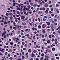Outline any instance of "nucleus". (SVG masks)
Masks as SVG:
<instances>
[{
    "instance_id": "7ed1b4c3",
    "label": "nucleus",
    "mask_w": 60,
    "mask_h": 60,
    "mask_svg": "<svg viewBox=\"0 0 60 60\" xmlns=\"http://www.w3.org/2000/svg\"><path fill=\"white\" fill-rule=\"evenodd\" d=\"M4 17L5 18V19H5V21H6V19H8L9 18V17H8L6 16H4Z\"/></svg>"
},
{
    "instance_id": "4c0bfd02",
    "label": "nucleus",
    "mask_w": 60,
    "mask_h": 60,
    "mask_svg": "<svg viewBox=\"0 0 60 60\" xmlns=\"http://www.w3.org/2000/svg\"><path fill=\"white\" fill-rule=\"evenodd\" d=\"M15 16L16 17H19V15H16Z\"/></svg>"
},
{
    "instance_id": "423d86ee",
    "label": "nucleus",
    "mask_w": 60,
    "mask_h": 60,
    "mask_svg": "<svg viewBox=\"0 0 60 60\" xmlns=\"http://www.w3.org/2000/svg\"><path fill=\"white\" fill-rule=\"evenodd\" d=\"M46 24H47V25L48 26H50V22H46Z\"/></svg>"
},
{
    "instance_id": "f3484780",
    "label": "nucleus",
    "mask_w": 60,
    "mask_h": 60,
    "mask_svg": "<svg viewBox=\"0 0 60 60\" xmlns=\"http://www.w3.org/2000/svg\"><path fill=\"white\" fill-rule=\"evenodd\" d=\"M45 7H48V5L47 4H45Z\"/></svg>"
},
{
    "instance_id": "cd10ccee",
    "label": "nucleus",
    "mask_w": 60,
    "mask_h": 60,
    "mask_svg": "<svg viewBox=\"0 0 60 60\" xmlns=\"http://www.w3.org/2000/svg\"><path fill=\"white\" fill-rule=\"evenodd\" d=\"M8 54V52H6L5 53V56H7V54Z\"/></svg>"
},
{
    "instance_id": "c756f323",
    "label": "nucleus",
    "mask_w": 60,
    "mask_h": 60,
    "mask_svg": "<svg viewBox=\"0 0 60 60\" xmlns=\"http://www.w3.org/2000/svg\"><path fill=\"white\" fill-rule=\"evenodd\" d=\"M22 24L23 25H26V23L25 22L22 23Z\"/></svg>"
},
{
    "instance_id": "0e129e2a",
    "label": "nucleus",
    "mask_w": 60,
    "mask_h": 60,
    "mask_svg": "<svg viewBox=\"0 0 60 60\" xmlns=\"http://www.w3.org/2000/svg\"><path fill=\"white\" fill-rule=\"evenodd\" d=\"M24 53H25V52H22V55H24Z\"/></svg>"
},
{
    "instance_id": "6e6d98bb",
    "label": "nucleus",
    "mask_w": 60,
    "mask_h": 60,
    "mask_svg": "<svg viewBox=\"0 0 60 60\" xmlns=\"http://www.w3.org/2000/svg\"><path fill=\"white\" fill-rule=\"evenodd\" d=\"M49 38H51V35H49Z\"/></svg>"
},
{
    "instance_id": "49530a36",
    "label": "nucleus",
    "mask_w": 60,
    "mask_h": 60,
    "mask_svg": "<svg viewBox=\"0 0 60 60\" xmlns=\"http://www.w3.org/2000/svg\"><path fill=\"white\" fill-rule=\"evenodd\" d=\"M51 60H55V59L53 58H52L51 59Z\"/></svg>"
},
{
    "instance_id": "ddd939ff",
    "label": "nucleus",
    "mask_w": 60,
    "mask_h": 60,
    "mask_svg": "<svg viewBox=\"0 0 60 60\" xmlns=\"http://www.w3.org/2000/svg\"><path fill=\"white\" fill-rule=\"evenodd\" d=\"M33 52L34 53H35L37 52V51L36 50H34Z\"/></svg>"
},
{
    "instance_id": "b1692460",
    "label": "nucleus",
    "mask_w": 60,
    "mask_h": 60,
    "mask_svg": "<svg viewBox=\"0 0 60 60\" xmlns=\"http://www.w3.org/2000/svg\"><path fill=\"white\" fill-rule=\"evenodd\" d=\"M36 48H40V46H38V45H36Z\"/></svg>"
},
{
    "instance_id": "864d4df0",
    "label": "nucleus",
    "mask_w": 60,
    "mask_h": 60,
    "mask_svg": "<svg viewBox=\"0 0 60 60\" xmlns=\"http://www.w3.org/2000/svg\"><path fill=\"white\" fill-rule=\"evenodd\" d=\"M12 58H13L12 57H11L10 58V60H12Z\"/></svg>"
},
{
    "instance_id": "f03ea898",
    "label": "nucleus",
    "mask_w": 60,
    "mask_h": 60,
    "mask_svg": "<svg viewBox=\"0 0 60 60\" xmlns=\"http://www.w3.org/2000/svg\"><path fill=\"white\" fill-rule=\"evenodd\" d=\"M6 31H5L4 32V33H3V34H2V36L3 37L4 35H5V34H6Z\"/></svg>"
},
{
    "instance_id": "9b49d317",
    "label": "nucleus",
    "mask_w": 60,
    "mask_h": 60,
    "mask_svg": "<svg viewBox=\"0 0 60 60\" xmlns=\"http://www.w3.org/2000/svg\"><path fill=\"white\" fill-rule=\"evenodd\" d=\"M32 29L33 30H37V29L36 28H34V27L32 28Z\"/></svg>"
},
{
    "instance_id": "393cba45",
    "label": "nucleus",
    "mask_w": 60,
    "mask_h": 60,
    "mask_svg": "<svg viewBox=\"0 0 60 60\" xmlns=\"http://www.w3.org/2000/svg\"><path fill=\"white\" fill-rule=\"evenodd\" d=\"M56 11H57V13H59V11H58V9H56Z\"/></svg>"
},
{
    "instance_id": "aec40b11",
    "label": "nucleus",
    "mask_w": 60,
    "mask_h": 60,
    "mask_svg": "<svg viewBox=\"0 0 60 60\" xmlns=\"http://www.w3.org/2000/svg\"><path fill=\"white\" fill-rule=\"evenodd\" d=\"M25 10L26 11H29V8H25Z\"/></svg>"
},
{
    "instance_id": "72a5a7b5",
    "label": "nucleus",
    "mask_w": 60,
    "mask_h": 60,
    "mask_svg": "<svg viewBox=\"0 0 60 60\" xmlns=\"http://www.w3.org/2000/svg\"><path fill=\"white\" fill-rule=\"evenodd\" d=\"M48 52H49V53H50V52H51V50H48Z\"/></svg>"
},
{
    "instance_id": "5fc2aeb1",
    "label": "nucleus",
    "mask_w": 60,
    "mask_h": 60,
    "mask_svg": "<svg viewBox=\"0 0 60 60\" xmlns=\"http://www.w3.org/2000/svg\"><path fill=\"white\" fill-rule=\"evenodd\" d=\"M56 59H59V57H56Z\"/></svg>"
},
{
    "instance_id": "052dcab7",
    "label": "nucleus",
    "mask_w": 60,
    "mask_h": 60,
    "mask_svg": "<svg viewBox=\"0 0 60 60\" xmlns=\"http://www.w3.org/2000/svg\"><path fill=\"white\" fill-rule=\"evenodd\" d=\"M21 34L22 35H24V34H23V33H21Z\"/></svg>"
},
{
    "instance_id": "473e14b6",
    "label": "nucleus",
    "mask_w": 60,
    "mask_h": 60,
    "mask_svg": "<svg viewBox=\"0 0 60 60\" xmlns=\"http://www.w3.org/2000/svg\"><path fill=\"white\" fill-rule=\"evenodd\" d=\"M35 36H34L33 37V39L34 40L35 39Z\"/></svg>"
},
{
    "instance_id": "37998d69",
    "label": "nucleus",
    "mask_w": 60,
    "mask_h": 60,
    "mask_svg": "<svg viewBox=\"0 0 60 60\" xmlns=\"http://www.w3.org/2000/svg\"><path fill=\"white\" fill-rule=\"evenodd\" d=\"M38 21H39V22H40V21H41V20H40V18H38Z\"/></svg>"
},
{
    "instance_id": "4468645a",
    "label": "nucleus",
    "mask_w": 60,
    "mask_h": 60,
    "mask_svg": "<svg viewBox=\"0 0 60 60\" xmlns=\"http://www.w3.org/2000/svg\"><path fill=\"white\" fill-rule=\"evenodd\" d=\"M28 51H29V53H31V49H29L28 50Z\"/></svg>"
},
{
    "instance_id": "8fccbe9b",
    "label": "nucleus",
    "mask_w": 60,
    "mask_h": 60,
    "mask_svg": "<svg viewBox=\"0 0 60 60\" xmlns=\"http://www.w3.org/2000/svg\"><path fill=\"white\" fill-rule=\"evenodd\" d=\"M54 41H57V39H55V40H54Z\"/></svg>"
},
{
    "instance_id": "69168bd1",
    "label": "nucleus",
    "mask_w": 60,
    "mask_h": 60,
    "mask_svg": "<svg viewBox=\"0 0 60 60\" xmlns=\"http://www.w3.org/2000/svg\"><path fill=\"white\" fill-rule=\"evenodd\" d=\"M17 28L18 29H19V26L18 25H17Z\"/></svg>"
},
{
    "instance_id": "2f4dec72",
    "label": "nucleus",
    "mask_w": 60,
    "mask_h": 60,
    "mask_svg": "<svg viewBox=\"0 0 60 60\" xmlns=\"http://www.w3.org/2000/svg\"><path fill=\"white\" fill-rule=\"evenodd\" d=\"M10 44L11 45H12L13 44V43L12 42H11L10 43Z\"/></svg>"
},
{
    "instance_id": "f8f14e48",
    "label": "nucleus",
    "mask_w": 60,
    "mask_h": 60,
    "mask_svg": "<svg viewBox=\"0 0 60 60\" xmlns=\"http://www.w3.org/2000/svg\"><path fill=\"white\" fill-rule=\"evenodd\" d=\"M18 4V3H14L13 4V5L14 6H15V4Z\"/></svg>"
},
{
    "instance_id": "a878e982",
    "label": "nucleus",
    "mask_w": 60,
    "mask_h": 60,
    "mask_svg": "<svg viewBox=\"0 0 60 60\" xmlns=\"http://www.w3.org/2000/svg\"><path fill=\"white\" fill-rule=\"evenodd\" d=\"M45 13H48V11L47 10H46L45 11Z\"/></svg>"
},
{
    "instance_id": "2eb2a0df",
    "label": "nucleus",
    "mask_w": 60,
    "mask_h": 60,
    "mask_svg": "<svg viewBox=\"0 0 60 60\" xmlns=\"http://www.w3.org/2000/svg\"><path fill=\"white\" fill-rule=\"evenodd\" d=\"M27 37H28L29 36V34H26L25 35Z\"/></svg>"
},
{
    "instance_id": "774afa93",
    "label": "nucleus",
    "mask_w": 60,
    "mask_h": 60,
    "mask_svg": "<svg viewBox=\"0 0 60 60\" xmlns=\"http://www.w3.org/2000/svg\"><path fill=\"white\" fill-rule=\"evenodd\" d=\"M52 41H54V38H52Z\"/></svg>"
},
{
    "instance_id": "13d9d810",
    "label": "nucleus",
    "mask_w": 60,
    "mask_h": 60,
    "mask_svg": "<svg viewBox=\"0 0 60 60\" xmlns=\"http://www.w3.org/2000/svg\"><path fill=\"white\" fill-rule=\"evenodd\" d=\"M17 60H21V59L20 58H18L17 59Z\"/></svg>"
},
{
    "instance_id": "c9c22d12",
    "label": "nucleus",
    "mask_w": 60,
    "mask_h": 60,
    "mask_svg": "<svg viewBox=\"0 0 60 60\" xmlns=\"http://www.w3.org/2000/svg\"><path fill=\"white\" fill-rule=\"evenodd\" d=\"M4 23L6 25V24H7V22H6V21H5L4 22Z\"/></svg>"
},
{
    "instance_id": "338daca9",
    "label": "nucleus",
    "mask_w": 60,
    "mask_h": 60,
    "mask_svg": "<svg viewBox=\"0 0 60 60\" xmlns=\"http://www.w3.org/2000/svg\"><path fill=\"white\" fill-rule=\"evenodd\" d=\"M51 16H54V15H55L54 14H51Z\"/></svg>"
},
{
    "instance_id": "4d7b16f0",
    "label": "nucleus",
    "mask_w": 60,
    "mask_h": 60,
    "mask_svg": "<svg viewBox=\"0 0 60 60\" xmlns=\"http://www.w3.org/2000/svg\"><path fill=\"white\" fill-rule=\"evenodd\" d=\"M10 19H13V17H10Z\"/></svg>"
},
{
    "instance_id": "f704fd0d",
    "label": "nucleus",
    "mask_w": 60,
    "mask_h": 60,
    "mask_svg": "<svg viewBox=\"0 0 60 60\" xmlns=\"http://www.w3.org/2000/svg\"><path fill=\"white\" fill-rule=\"evenodd\" d=\"M47 42L48 43H49L50 41L49 40H48L47 41Z\"/></svg>"
},
{
    "instance_id": "20e7f679",
    "label": "nucleus",
    "mask_w": 60,
    "mask_h": 60,
    "mask_svg": "<svg viewBox=\"0 0 60 60\" xmlns=\"http://www.w3.org/2000/svg\"><path fill=\"white\" fill-rule=\"evenodd\" d=\"M14 26H15V27H13V28L15 30H16L17 29V25H15Z\"/></svg>"
},
{
    "instance_id": "e2e57ef3",
    "label": "nucleus",
    "mask_w": 60,
    "mask_h": 60,
    "mask_svg": "<svg viewBox=\"0 0 60 60\" xmlns=\"http://www.w3.org/2000/svg\"><path fill=\"white\" fill-rule=\"evenodd\" d=\"M36 42H35L34 43V45H36Z\"/></svg>"
},
{
    "instance_id": "de8ad7c7",
    "label": "nucleus",
    "mask_w": 60,
    "mask_h": 60,
    "mask_svg": "<svg viewBox=\"0 0 60 60\" xmlns=\"http://www.w3.org/2000/svg\"><path fill=\"white\" fill-rule=\"evenodd\" d=\"M39 59L38 58H37L36 59H35V60H39Z\"/></svg>"
},
{
    "instance_id": "39448f33",
    "label": "nucleus",
    "mask_w": 60,
    "mask_h": 60,
    "mask_svg": "<svg viewBox=\"0 0 60 60\" xmlns=\"http://www.w3.org/2000/svg\"><path fill=\"white\" fill-rule=\"evenodd\" d=\"M17 10H20L22 11L23 9L22 8H17Z\"/></svg>"
},
{
    "instance_id": "c03bdc74",
    "label": "nucleus",
    "mask_w": 60,
    "mask_h": 60,
    "mask_svg": "<svg viewBox=\"0 0 60 60\" xmlns=\"http://www.w3.org/2000/svg\"><path fill=\"white\" fill-rule=\"evenodd\" d=\"M10 15V16H12V13H10L9 14Z\"/></svg>"
},
{
    "instance_id": "6ab92c4d",
    "label": "nucleus",
    "mask_w": 60,
    "mask_h": 60,
    "mask_svg": "<svg viewBox=\"0 0 60 60\" xmlns=\"http://www.w3.org/2000/svg\"><path fill=\"white\" fill-rule=\"evenodd\" d=\"M16 13L17 14H19V13H20V12H19V11H17Z\"/></svg>"
},
{
    "instance_id": "c85d7f7f",
    "label": "nucleus",
    "mask_w": 60,
    "mask_h": 60,
    "mask_svg": "<svg viewBox=\"0 0 60 60\" xmlns=\"http://www.w3.org/2000/svg\"><path fill=\"white\" fill-rule=\"evenodd\" d=\"M6 15L7 16H9V13H6Z\"/></svg>"
},
{
    "instance_id": "e433bc0d",
    "label": "nucleus",
    "mask_w": 60,
    "mask_h": 60,
    "mask_svg": "<svg viewBox=\"0 0 60 60\" xmlns=\"http://www.w3.org/2000/svg\"><path fill=\"white\" fill-rule=\"evenodd\" d=\"M30 5H31L32 6L33 5V3L32 2L30 3Z\"/></svg>"
},
{
    "instance_id": "412c9836",
    "label": "nucleus",
    "mask_w": 60,
    "mask_h": 60,
    "mask_svg": "<svg viewBox=\"0 0 60 60\" xmlns=\"http://www.w3.org/2000/svg\"><path fill=\"white\" fill-rule=\"evenodd\" d=\"M52 51H55V48H53L52 49Z\"/></svg>"
},
{
    "instance_id": "0eeeda50",
    "label": "nucleus",
    "mask_w": 60,
    "mask_h": 60,
    "mask_svg": "<svg viewBox=\"0 0 60 60\" xmlns=\"http://www.w3.org/2000/svg\"><path fill=\"white\" fill-rule=\"evenodd\" d=\"M42 32L43 34H45L46 31H45V30L44 29H43L42 30Z\"/></svg>"
},
{
    "instance_id": "603ef678",
    "label": "nucleus",
    "mask_w": 60,
    "mask_h": 60,
    "mask_svg": "<svg viewBox=\"0 0 60 60\" xmlns=\"http://www.w3.org/2000/svg\"><path fill=\"white\" fill-rule=\"evenodd\" d=\"M53 34H56V33L55 32H53Z\"/></svg>"
},
{
    "instance_id": "680f3d73",
    "label": "nucleus",
    "mask_w": 60,
    "mask_h": 60,
    "mask_svg": "<svg viewBox=\"0 0 60 60\" xmlns=\"http://www.w3.org/2000/svg\"><path fill=\"white\" fill-rule=\"evenodd\" d=\"M6 45H8V43H6Z\"/></svg>"
},
{
    "instance_id": "5701e85b",
    "label": "nucleus",
    "mask_w": 60,
    "mask_h": 60,
    "mask_svg": "<svg viewBox=\"0 0 60 60\" xmlns=\"http://www.w3.org/2000/svg\"><path fill=\"white\" fill-rule=\"evenodd\" d=\"M38 27L39 28H41V26L40 25H39L38 26Z\"/></svg>"
},
{
    "instance_id": "09e8293b",
    "label": "nucleus",
    "mask_w": 60,
    "mask_h": 60,
    "mask_svg": "<svg viewBox=\"0 0 60 60\" xmlns=\"http://www.w3.org/2000/svg\"><path fill=\"white\" fill-rule=\"evenodd\" d=\"M27 44H25L24 45V46H25V47H26V46H27Z\"/></svg>"
},
{
    "instance_id": "6e6552de",
    "label": "nucleus",
    "mask_w": 60,
    "mask_h": 60,
    "mask_svg": "<svg viewBox=\"0 0 60 60\" xmlns=\"http://www.w3.org/2000/svg\"><path fill=\"white\" fill-rule=\"evenodd\" d=\"M46 27V24H43L42 26V27L43 28H45Z\"/></svg>"
},
{
    "instance_id": "9d476101",
    "label": "nucleus",
    "mask_w": 60,
    "mask_h": 60,
    "mask_svg": "<svg viewBox=\"0 0 60 60\" xmlns=\"http://www.w3.org/2000/svg\"><path fill=\"white\" fill-rule=\"evenodd\" d=\"M35 56V55H34V54L33 53V52L32 53V55L31 56L32 57H34Z\"/></svg>"
},
{
    "instance_id": "bb28decb",
    "label": "nucleus",
    "mask_w": 60,
    "mask_h": 60,
    "mask_svg": "<svg viewBox=\"0 0 60 60\" xmlns=\"http://www.w3.org/2000/svg\"><path fill=\"white\" fill-rule=\"evenodd\" d=\"M13 39L14 40V41H15V40H16V38L15 37L13 38Z\"/></svg>"
},
{
    "instance_id": "ea45409f",
    "label": "nucleus",
    "mask_w": 60,
    "mask_h": 60,
    "mask_svg": "<svg viewBox=\"0 0 60 60\" xmlns=\"http://www.w3.org/2000/svg\"><path fill=\"white\" fill-rule=\"evenodd\" d=\"M18 5H19V7H20L21 6V5H20V4H17Z\"/></svg>"
},
{
    "instance_id": "7c9ffc66",
    "label": "nucleus",
    "mask_w": 60,
    "mask_h": 60,
    "mask_svg": "<svg viewBox=\"0 0 60 60\" xmlns=\"http://www.w3.org/2000/svg\"><path fill=\"white\" fill-rule=\"evenodd\" d=\"M22 45H24L25 44V42H22Z\"/></svg>"
},
{
    "instance_id": "a211bd4d",
    "label": "nucleus",
    "mask_w": 60,
    "mask_h": 60,
    "mask_svg": "<svg viewBox=\"0 0 60 60\" xmlns=\"http://www.w3.org/2000/svg\"><path fill=\"white\" fill-rule=\"evenodd\" d=\"M12 52V50L10 49V50L9 51H8V52H10V53H11V52Z\"/></svg>"
},
{
    "instance_id": "1a4fd4ad",
    "label": "nucleus",
    "mask_w": 60,
    "mask_h": 60,
    "mask_svg": "<svg viewBox=\"0 0 60 60\" xmlns=\"http://www.w3.org/2000/svg\"><path fill=\"white\" fill-rule=\"evenodd\" d=\"M25 17L23 15H22L21 16V19H25Z\"/></svg>"
},
{
    "instance_id": "79ce46f5",
    "label": "nucleus",
    "mask_w": 60,
    "mask_h": 60,
    "mask_svg": "<svg viewBox=\"0 0 60 60\" xmlns=\"http://www.w3.org/2000/svg\"><path fill=\"white\" fill-rule=\"evenodd\" d=\"M22 59H24V58H25V57H24V56H22Z\"/></svg>"
},
{
    "instance_id": "bf43d9fd",
    "label": "nucleus",
    "mask_w": 60,
    "mask_h": 60,
    "mask_svg": "<svg viewBox=\"0 0 60 60\" xmlns=\"http://www.w3.org/2000/svg\"><path fill=\"white\" fill-rule=\"evenodd\" d=\"M56 7H58V6H59V5L58 4H56Z\"/></svg>"
},
{
    "instance_id": "4be33fe9",
    "label": "nucleus",
    "mask_w": 60,
    "mask_h": 60,
    "mask_svg": "<svg viewBox=\"0 0 60 60\" xmlns=\"http://www.w3.org/2000/svg\"><path fill=\"white\" fill-rule=\"evenodd\" d=\"M41 56H44V54L42 53L41 54Z\"/></svg>"
},
{
    "instance_id": "3c124183",
    "label": "nucleus",
    "mask_w": 60,
    "mask_h": 60,
    "mask_svg": "<svg viewBox=\"0 0 60 60\" xmlns=\"http://www.w3.org/2000/svg\"><path fill=\"white\" fill-rule=\"evenodd\" d=\"M54 24L55 25H57V24L56 23H54Z\"/></svg>"
},
{
    "instance_id": "f257e3e1",
    "label": "nucleus",
    "mask_w": 60,
    "mask_h": 60,
    "mask_svg": "<svg viewBox=\"0 0 60 60\" xmlns=\"http://www.w3.org/2000/svg\"><path fill=\"white\" fill-rule=\"evenodd\" d=\"M2 50H1V48L0 47V51H1L2 53H3L4 52V51L5 50V49H2Z\"/></svg>"
},
{
    "instance_id": "a18cd8bd",
    "label": "nucleus",
    "mask_w": 60,
    "mask_h": 60,
    "mask_svg": "<svg viewBox=\"0 0 60 60\" xmlns=\"http://www.w3.org/2000/svg\"><path fill=\"white\" fill-rule=\"evenodd\" d=\"M4 21L3 20H1L0 21V22H4Z\"/></svg>"
},
{
    "instance_id": "a19ab883",
    "label": "nucleus",
    "mask_w": 60,
    "mask_h": 60,
    "mask_svg": "<svg viewBox=\"0 0 60 60\" xmlns=\"http://www.w3.org/2000/svg\"><path fill=\"white\" fill-rule=\"evenodd\" d=\"M29 24L30 26H32V23H31L30 22H29Z\"/></svg>"
},
{
    "instance_id": "dca6fc26",
    "label": "nucleus",
    "mask_w": 60,
    "mask_h": 60,
    "mask_svg": "<svg viewBox=\"0 0 60 60\" xmlns=\"http://www.w3.org/2000/svg\"><path fill=\"white\" fill-rule=\"evenodd\" d=\"M45 10H46V9L45 8H42V10H43V11H45Z\"/></svg>"
},
{
    "instance_id": "58836bf2",
    "label": "nucleus",
    "mask_w": 60,
    "mask_h": 60,
    "mask_svg": "<svg viewBox=\"0 0 60 60\" xmlns=\"http://www.w3.org/2000/svg\"><path fill=\"white\" fill-rule=\"evenodd\" d=\"M43 21H46V19H45L44 18L43 19Z\"/></svg>"
}]
</instances>
